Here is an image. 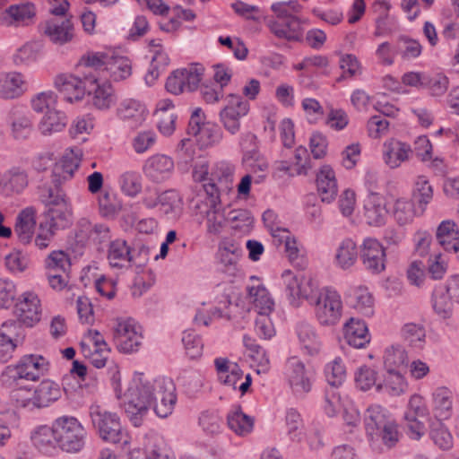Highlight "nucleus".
Returning a JSON list of instances; mask_svg holds the SVG:
<instances>
[{
	"label": "nucleus",
	"instance_id": "nucleus-44",
	"mask_svg": "<svg viewBox=\"0 0 459 459\" xmlns=\"http://www.w3.org/2000/svg\"><path fill=\"white\" fill-rule=\"evenodd\" d=\"M407 384L398 370L387 371L384 384H377V391H385L390 395L397 396L405 392Z\"/></svg>",
	"mask_w": 459,
	"mask_h": 459
},
{
	"label": "nucleus",
	"instance_id": "nucleus-58",
	"mask_svg": "<svg viewBox=\"0 0 459 459\" xmlns=\"http://www.w3.org/2000/svg\"><path fill=\"white\" fill-rule=\"evenodd\" d=\"M367 437L373 449H382L381 444L391 448L398 442L399 432H368Z\"/></svg>",
	"mask_w": 459,
	"mask_h": 459
},
{
	"label": "nucleus",
	"instance_id": "nucleus-5",
	"mask_svg": "<svg viewBox=\"0 0 459 459\" xmlns=\"http://www.w3.org/2000/svg\"><path fill=\"white\" fill-rule=\"evenodd\" d=\"M235 170L236 166L229 160H219L211 167L209 182L204 184L211 207L220 204L221 196L232 190Z\"/></svg>",
	"mask_w": 459,
	"mask_h": 459
},
{
	"label": "nucleus",
	"instance_id": "nucleus-25",
	"mask_svg": "<svg viewBox=\"0 0 459 459\" xmlns=\"http://www.w3.org/2000/svg\"><path fill=\"white\" fill-rule=\"evenodd\" d=\"M28 184V173L21 167H13L0 174V187L7 195L22 193Z\"/></svg>",
	"mask_w": 459,
	"mask_h": 459
},
{
	"label": "nucleus",
	"instance_id": "nucleus-50",
	"mask_svg": "<svg viewBox=\"0 0 459 459\" xmlns=\"http://www.w3.org/2000/svg\"><path fill=\"white\" fill-rule=\"evenodd\" d=\"M182 343L186 356L191 359H198L203 354L204 343L201 337L193 330H186L182 334Z\"/></svg>",
	"mask_w": 459,
	"mask_h": 459
},
{
	"label": "nucleus",
	"instance_id": "nucleus-48",
	"mask_svg": "<svg viewBox=\"0 0 459 459\" xmlns=\"http://www.w3.org/2000/svg\"><path fill=\"white\" fill-rule=\"evenodd\" d=\"M58 447L68 453L79 452L85 444V436L82 432H61L57 434Z\"/></svg>",
	"mask_w": 459,
	"mask_h": 459
},
{
	"label": "nucleus",
	"instance_id": "nucleus-29",
	"mask_svg": "<svg viewBox=\"0 0 459 459\" xmlns=\"http://www.w3.org/2000/svg\"><path fill=\"white\" fill-rule=\"evenodd\" d=\"M117 117L133 126H137L144 121L147 115L145 106L134 99H126L120 101L117 108Z\"/></svg>",
	"mask_w": 459,
	"mask_h": 459
},
{
	"label": "nucleus",
	"instance_id": "nucleus-33",
	"mask_svg": "<svg viewBox=\"0 0 459 459\" xmlns=\"http://www.w3.org/2000/svg\"><path fill=\"white\" fill-rule=\"evenodd\" d=\"M247 290L249 301L253 303L257 315L273 311L274 301L264 285H248Z\"/></svg>",
	"mask_w": 459,
	"mask_h": 459
},
{
	"label": "nucleus",
	"instance_id": "nucleus-15",
	"mask_svg": "<svg viewBox=\"0 0 459 459\" xmlns=\"http://www.w3.org/2000/svg\"><path fill=\"white\" fill-rule=\"evenodd\" d=\"M41 312V302L36 293L26 291L18 298L14 313L22 324L32 327L40 321Z\"/></svg>",
	"mask_w": 459,
	"mask_h": 459
},
{
	"label": "nucleus",
	"instance_id": "nucleus-39",
	"mask_svg": "<svg viewBox=\"0 0 459 459\" xmlns=\"http://www.w3.org/2000/svg\"><path fill=\"white\" fill-rule=\"evenodd\" d=\"M433 188L425 176H418L412 189V201L419 207V212L424 213L427 206L432 201Z\"/></svg>",
	"mask_w": 459,
	"mask_h": 459
},
{
	"label": "nucleus",
	"instance_id": "nucleus-8",
	"mask_svg": "<svg viewBox=\"0 0 459 459\" xmlns=\"http://www.w3.org/2000/svg\"><path fill=\"white\" fill-rule=\"evenodd\" d=\"M149 248L141 246L136 251L131 249L126 240L116 239L109 244L108 260L112 268H129L132 264L141 265L147 262Z\"/></svg>",
	"mask_w": 459,
	"mask_h": 459
},
{
	"label": "nucleus",
	"instance_id": "nucleus-41",
	"mask_svg": "<svg viewBox=\"0 0 459 459\" xmlns=\"http://www.w3.org/2000/svg\"><path fill=\"white\" fill-rule=\"evenodd\" d=\"M105 72L115 82L125 80L132 74L131 61L126 56L110 55Z\"/></svg>",
	"mask_w": 459,
	"mask_h": 459
},
{
	"label": "nucleus",
	"instance_id": "nucleus-21",
	"mask_svg": "<svg viewBox=\"0 0 459 459\" xmlns=\"http://www.w3.org/2000/svg\"><path fill=\"white\" fill-rule=\"evenodd\" d=\"M383 159L390 169H397L411 159L413 151L410 144L391 139L383 144Z\"/></svg>",
	"mask_w": 459,
	"mask_h": 459
},
{
	"label": "nucleus",
	"instance_id": "nucleus-42",
	"mask_svg": "<svg viewBox=\"0 0 459 459\" xmlns=\"http://www.w3.org/2000/svg\"><path fill=\"white\" fill-rule=\"evenodd\" d=\"M57 434L61 432H32L30 439L40 453L52 455L58 447Z\"/></svg>",
	"mask_w": 459,
	"mask_h": 459
},
{
	"label": "nucleus",
	"instance_id": "nucleus-26",
	"mask_svg": "<svg viewBox=\"0 0 459 459\" xmlns=\"http://www.w3.org/2000/svg\"><path fill=\"white\" fill-rule=\"evenodd\" d=\"M344 339L351 347L364 348L370 342L366 323L359 318L351 317L344 325Z\"/></svg>",
	"mask_w": 459,
	"mask_h": 459
},
{
	"label": "nucleus",
	"instance_id": "nucleus-52",
	"mask_svg": "<svg viewBox=\"0 0 459 459\" xmlns=\"http://www.w3.org/2000/svg\"><path fill=\"white\" fill-rule=\"evenodd\" d=\"M203 147L211 146L219 143L221 139V131L220 127L211 122L202 125L199 132L193 134Z\"/></svg>",
	"mask_w": 459,
	"mask_h": 459
},
{
	"label": "nucleus",
	"instance_id": "nucleus-17",
	"mask_svg": "<svg viewBox=\"0 0 459 459\" xmlns=\"http://www.w3.org/2000/svg\"><path fill=\"white\" fill-rule=\"evenodd\" d=\"M174 160L165 154H155L144 163V175L152 182L162 183L168 180L174 171Z\"/></svg>",
	"mask_w": 459,
	"mask_h": 459
},
{
	"label": "nucleus",
	"instance_id": "nucleus-49",
	"mask_svg": "<svg viewBox=\"0 0 459 459\" xmlns=\"http://www.w3.org/2000/svg\"><path fill=\"white\" fill-rule=\"evenodd\" d=\"M408 356L402 346H392L385 350L384 363L386 371L397 370L400 367L407 365Z\"/></svg>",
	"mask_w": 459,
	"mask_h": 459
},
{
	"label": "nucleus",
	"instance_id": "nucleus-13",
	"mask_svg": "<svg viewBox=\"0 0 459 459\" xmlns=\"http://www.w3.org/2000/svg\"><path fill=\"white\" fill-rule=\"evenodd\" d=\"M359 258L364 269L372 274H378L385 269V250L376 238L363 240L359 247Z\"/></svg>",
	"mask_w": 459,
	"mask_h": 459
},
{
	"label": "nucleus",
	"instance_id": "nucleus-23",
	"mask_svg": "<svg viewBox=\"0 0 459 459\" xmlns=\"http://www.w3.org/2000/svg\"><path fill=\"white\" fill-rule=\"evenodd\" d=\"M281 278L285 285L286 297L292 307H299L302 299L309 300L312 295L308 294L307 287L304 286L303 277L286 270L282 273Z\"/></svg>",
	"mask_w": 459,
	"mask_h": 459
},
{
	"label": "nucleus",
	"instance_id": "nucleus-64",
	"mask_svg": "<svg viewBox=\"0 0 459 459\" xmlns=\"http://www.w3.org/2000/svg\"><path fill=\"white\" fill-rule=\"evenodd\" d=\"M30 259L27 255L19 250H14L5 256V264L13 273H23L29 266Z\"/></svg>",
	"mask_w": 459,
	"mask_h": 459
},
{
	"label": "nucleus",
	"instance_id": "nucleus-63",
	"mask_svg": "<svg viewBox=\"0 0 459 459\" xmlns=\"http://www.w3.org/2000/svg\"><path fill=\"white\" fill-rule=\"evenodd\" d=\"M451 299L442 290H435L432 295V307L435 312L443 318L450 316L452 311Z\"/></svg>",
	"mask_w": 459,
	"mask_h": 459
},
{
	"label": "nucleus",
	"instance_id": "nucleus-2",
	"mask_svg": "<svg viewBox=\"0 0 459 459\" xmlns=\"http://www.w3.org/2000/svg\"><path fill=\"white\" fill-rule=\"evenodd\" d=\"M432 402L435 420H430L419 407L416 410H410L404 414L408 430L426 429V423H429L430 430H448L450 427L446 421L452 415V392L444 386L437 387L432 394Z\"/></svg>",
	"mask_w": 459,
	"mask_h": 459
},
{
	"label": "nucleus",
	"instance_id": "nucleus-20",
	"mask_svg": "<svg viewBox=\"0 0 459 459\" xmlns=\"http://www.w3.org/2000/svg\"><path fill=\"white\" fill-rule=\"evenodd\" d=\"M268 27L275 37L288 41H299L303 37L302 22L298 17L270 20Z\"/></svg>",
	"mask_w": 459,
	"mask_h": 459
},
{
	"label": "nucleus",
	"instance_id": "nucleus-43",
	"mask_svg": "<svg viewBox=\"0 0 459 459\" xmlns=\"http://www.w3.org/2000/svg\"><path fill=\"white\" fill-rule=\"evenodd\" d=\"M354 308L365 316L374 314V299L366 287H356L351 294Z\"/></svg>",
	"mask_w": 459,
	"mask_h": 459
},
{
	"label": "nucleus",
	"instance_id": "nucleus-45",
	"mask_svg": "<svg viewBox=\"0 0 459 459\" xmlns=\"http://www.w3.org/2000/svg\"><path fill=\"white\" fill-rule=\"evenodd\" d=\"M95 84L97 87L94 90L92 104L100 110L110 108L116 101L115 91L111 84L107 82L101 84L97 82Z\"/></svg>",
	"mask_w": 459,
	"mask_h": 459
},
{
	"label": "nucleus",
	"instance_id": "nucleus-60",
	"mask_svg": "<svg viewBox=\"0 0 459 459\" xmlns=\"http://www.w3.org/2000/svg\"><path fill=\"white\" fill-rule=\"evenodd\" d=\"M121 190L128 196H135L142 190L141 178L137 173L126 172L119 179Z\"/></svg>",
	"mask_w": 459,
	"mask_h": 459
},
{
	"label": "nucleus",
	"instance_id": "nucleus-11",
	"mask_svg": "<svg viewBox=\"0 0 459 459\" xmlns=\"http://www.w3.org/2000/svg\"><path fill=\"white\" fill-rule=\"evenodd\" d=\"M113 339L121 352H134L142 343L141 327L132 318L118 320L114 327Z\"/></svg>",
	"mask_w": 459,
	"mask_h": 459
},
{
	"label": "nucleus",
	"instance_id": "nucleus-55",
	"mask_svg": "<svg viewBox=\"0 0 459 459\" xmlns=\"http://www.w3.org/2000/svg\"><path fill=\"white\" fill-rule=\"evenodd\" d=\"M40 45L36 42H28L21 47L13 56L16 65H29L38 59Z\"/></svg>",
	"mask_w": 459,
	"mask_h": 459
},
{
	"label": "nucleus",
	"instance_id": "nucleus-30",
	"mask_svg": "<svg viewBox=\"0 0 459 459\" xmlns=\"http://www.w3.org/2000/svg\"><path fill=\"white\" fill-rule=\"evenodd\" d=\"M316 186L323 202L330 203L337 195V182L333 169L324 165L316 175Z\"/></svg>",
	"mask_w": 459,
	"mask_h": 459
},
{
	"label": "nucleus",
	"instance_id": "nucleus-40",
	"mask_svg": "<svg viewBox=\"0 0 459 459\" xmlns=\"http://www.w3.org/2000/svg\"><path fill=\"white\" fill-rule=\"evenodd\" d=\"M297 334L303 349L308 354L314 355L319 351L321 340L310 324L307 322L299 323L297 326Z\"/></svg>",
	"mask_w": 459,
	"mask_h": 459
},
{
	"label": "nucleus",
	"instance_id": "nucleus-61",
	"mask_svg": "<svg viewBox=\"0 0 459 459\" xmlns=\"http://www.w3.org/2000/svg\"><path fill=\"white\" fill-rule=\"evenodd\" d=\"M271 10L276 15V20H285L290 17H296L294 13L300 12L301 5L297 0L278 2L272 4Z\"/></svg>",
	"mask_w": 459,
	"mask_h": 459
},
{
	"label": "nucleus",
	"instance_id": "nucleus-16",
	"mask_svg": "<svg viewBox=\"0 0 459 459\" xmlns=\"http://www.w3.org/2000/svg\"><path fill=\"white\" fill-rule=\"evenodd\" d=\"M364 423L367 430H395L401 427H407L406 421L399 425L393 415L384 407L378 404L370 405L364 413Z\"/></svg>",
	"mask_w": 459,
	"mask_h": 459
},
{
	"label": "nucleus",
	"instance_id": "nucleus-28",
	"mask_svg": "<svg viewBox=\"0 0 459 459\" xmlns=\"http://www.w3.org/2000/svg\"><path fill=\"white\" fill-rule=\"evenodd\" d=\"M391 214L399 226H405L412 223L415 217L422 216L424 213L419 212V207L412 200L400 197L394 200Z\"/></svg>",
	"mask_w": 459,
	"mask_h": 459
},
{
	"label": "nucleus",
	"instance_id": "nucleus-12",
	"mask_svg": "<svg viewBox=\"0 0 459 459\" xmlns=\"http://www.w3.org/2000/svg\"><path fill=\"white\" fill-rule=\"evenodd\" d=\"M203 72L204 68L197 65L176 70L168 77L166 89L175 95L184 91H193L197 89Z\"/></svg>",
	"mask_w": 459,
	"mask_h": 459
},
{
	"label": "nucleus",
	"instance_id": "nucleus-51",
	"mask_svg": "<svg viewBox=\"0 0 459 459\" xmlns=\"http://www.w3.org/2000/svg\"><path fill=\"white\" fill-rule=\"evenodd\" d=\"M396 51L404 60H411L420 56L422 47L418 40L406 36L399 37Z\"/></svg>",
	"mask_w": 459,
	"mask_h": 459
},
{
	"label": "nucleus",
	"instance_id": "nucleus-36",
	"mask_svg": "<svg viewBox=\"0 0 459 459\" xmlns=\"http://www.w3.org/2000/svg\"><path fill=\"white\" fill-rule=\"evenodd\" d=\"M35 225V210L33 208L28 207L19 213L14 231L22 243L27 244L31 240Z\"/></svg>",
	"mask_w": 459,
	"mask_h": 459
},
{
	"label": "nucleus",
	"instance_id": "nucleus-34",
	"mask_svg": "<svg viewBox=\"0 0 459 459\" xmlns=\"http://www.w3.org/2000/svg\"><path fill=\"white\" fill-rule=\"evenodd\" d=\"M359 254L356 243L351 238H345L336 248L334 264L342 270H348L356 264Z\"/></svg>",
	"mask_w": 459,
	"mask_h": 459
},
{
	"label": "nucleus",
	"instance_id": "nucleus-35",
	"mask_svg": "<svg viewBox=\"0 0 459 459\" xmlns=\"http://www.w3.org/2000/svg\"><path fill=\"white\" fill-rule=\"evenodd\" d=\"M91 421L98 430H121L119 416L95 405L91 407Z\"/></svg>",
	"mask_w": 459,
	"mask_h": 459
},
{
	"label": "nucleus",
	"instance_id": "nucleus-14",
	"mask_svg": "<svg viewBox=\"0 0 459 459\" xmlns=\"http://www.w3.org/2000/svg\"><path fill=\"white\" fill-rule=\"evenodd\" d=\"M226 101V106L220 112L221 122L228 132L235 134L240 129L239 119L248 113L249 103L235 94L228 95Z\"/></svg>",
	"mask_w": 459,
	"mask_h": 459
},
{
	"label": "nucleus",
	"instance_id": "nucleus-38",
	"mask_svg": "<svg viewBox=\"0 0 459 459\" xmlns=\"http://www.w3.org/2000/svg\"><path fill=\"white\" fill-rule=\"evenodd\" d=\"M34 406L41 408L57 401L61 397L62 392L59 385L54 381L44 380L34 390Z\"/></svg>",
	"mask_w": 459,
	"mask_h": 459
},
{
	"label": "nucleus",
	"instance_id": "nucleus-4",
	"mask_svg": "<svg viewBox=\"0 0 459 459\" xmlns=\"http://www.w3.org/2000/svg\"><path fill=\"white\" fill-rule=\"evenodd\" d=\"M48 369V362L41 355H25L16 365L4 368L0 376V381L5 387H13L20 380H39Z\"/></svg>",
	"mask_w": 459,
	"mask_h": 459
},
{
	"label": "nucleus",
	"instance_id": "nucleus-9",
	"mask_svg": "<svg viewBox=\"0 0 459 459\" xmlns=\"http://www.w3.org/2000/svg\"><path fill=\"white\" fill-rule=\"evenodd\" d=\"M286 380L295 394L300 395L310 392L315 380V372L298 357L287 359L284 368Z\"/></svg>",
	"mask_w": 459,
	"mask_h": 459
},
{
	"label": "nucleus",
	"instance_id": "nucleus-6",
	"mask_svg": "<svg viewBox=\"0 0 459 459\" xmlns=\"http://www.w3.org/2000/svg\"><path fill=\"white\" fill-rule=\"evenodd\" d=\"M73 223V211L71 204L67 202L55 207H50L44 221H41L39 232L35 238V245L39 249L48 247L54 235L57 230H65Z\"/></svg>",
	"mask_w": 459,
	"mask_h": 459
},
{
	"label": "nucleus",
	"instance_id": "nucleus-3",
	"mask_svg": "<svg viewBox=\"0 0 459 459\" xmlns=\"http://www.w3.org/2000/svg\"><path fill=\"white\" fill-rule=\"evenodd\" d=\"M82 157V151L80 148L74 147L66 151L61 161L53 169L52 182L55 188L43 186L39 189V199L42 203L55 207L67 202L65 195L57 186L74 176L80 166Z\"/></svg>",
	"mask_w": 459,
	"mask_h": 459
},
{
	"label": "nucleus",
	"instance_id": "nucleus-7",
	"mask_svg": "<svg viewBox=\"0 0 459 459\" xmlns=\"http://www.w3.org/2000/svg\"><path fill=\"white\" fill-rule=\"evenodd\" d=\"M308 302L314 307L316 318L321 325H335L341 319L342 302L336 290L324 288L312 295Z\"/></svg>",
	"mask_w": 459,
	"mask_h": 459
},
{
	"label": "nucleus",
	"instance_id": "nucleus-31",
	"mask_svg": "<svg viewBox=\"0 0 459 459\" xmlns=\"http://www.w3.org/2000/svg\"><path fill=\"white\" fill-rule=\"evenodd\" d=\"M67 117L62 111L49 109L46 111L38 124L39 132L44 136H50L65 129Z\"/></svg>",
	"mask_w": 459,
	"mask_h": 459
},
{
	"label": "nucleus",
	"instance_id": "nucleus-47",
	"mask_svg": "<svg viewBox=\"0 0 459 459\" xmlns=\"http://www.w3.org/2000/svg\"><path fill=\"white\" fill-rule=\"evenodd\" d=\"M325 379L330 385L329 388H338L342 385L346 377V370L342 360L340 358L334 359L325 368Z\"/></svg>",
	"mask_w": 459,
	"mask_h": 459
},
{
	"label": "nucleus",
	"instance_id": "nucleus-27",
	"mask_svg": "<svg viewBox=\"0 0 459 459\" xmlns=\"http://www.w3.org/2000/svg\"><path fill=\"white\" fill-rule=\"evenodd\" d=\"M386 215L384 198L377 194L368 195L364 204V217L367 223L376 227L382 226L385 222Z\"/></svg>",
	"mask_w": 459,
	"mask_h": 459
},
{
	"label": "nucleus",
	"instance_id": "nucleus-62",
	"mask_svg": "<svg viewBox=\"0 0 459 459\" xmlns=\"http://www.w3.org/2000/svg\"><path fill=\"white\" fill-rule=\"evenodd\" d=\"M56 102L57 97L53 91H43L32 98L31 107L36 112H43L45 109H56Z\"/></svg>",
	"mask_w": 459,
	"mask_h": 459
},
{
	"label": "nucleus",
	"instance_id": "nucleus-18",
	"mask_svg": "<svg viewBox=\"0 0 459 459\" xmlns=\"http://www.w3.org/2000/svg\"><path fill=\"white\" fill-rule=\"evenodd\" d=\"M28 90L26 76L19 72L0 73V99L14 100Z\"/></svg>",
	"mask_w": 459,
	"mask_h": 459
},
{
	"label": "nucleus",
	"instance_id": "nucleus-24",
	"mask_svg": "<svg viewBox=\"0 0 459 459\" xmlns=\"http://www.w3.org/2000/svg\"><path fill=\"white\" fill-rule=\"evenodd\" d=\"M7 123L16 140H25L32 132V122L22 107L13 106L7 114Z\"/></svg>",
	"mask_w": 459,
	"mask_h": 459
},
{
	"label": "nucleus",
	"instance_id": "nucleus-59",
	"mask_svg": "<svg viewBox=\"0 0 459 459\" xmlns=\"http://www.w3.org/2000/svg\"><path fill=\"white\" fill-rule=\"evenodd\" d=\"M228 219L232 222V228L241 231H248L254 222L251 212L247 210H232L228 214Z\"/></svg>",
	"mask_w": 459,
	"mask_h": 459
},
{
	"label": "nucleus",
	"instance_id": "nucleus-54",
	"mask_svg": "<svg viewBox=\"0 0 459 459\" xmlns=\"http://www.w3.org/2000/svg\"><path fill=\"white\" fill-rule=\"evenodd\" d=\"M242 161L247 169L254 174H259L255 179V183H260L265 178V173L268 170V161L259 153L243 157Z\"/></svg>",
	"mask_w": 459,
	"mask_h": 459
},
{
	"label": "nucleus",
	"instance_id": "nucleus-32",
	"mask_svg": "<svg viewBox=\"0 0 459 459\" xmlns=\"http://www.w3.org/2000/svg\"><path fill=\"white\" fill-rule=\"evenodd\" d=\"M436 238L445 250L454 253L459 251V232L453 221H442L437 229Z\"/></svg>",
	"mask_w": 459,
	"mask_h": 459
},
{
	"label": "nucleus",
	"instance_id": "nucleus-37",
	"mask_svg": "<svg viewBox=\"0 0 459 459\" xmlns=\"http://www.w3.org/2000/svg\"><path fill=\"white\" fill-rule=\"evenodd\" d=\"M160 211L169 220L178 219L183 211V202L179 194L175 190H167L160 194Z\"/></svg>",
	"mask_w": 459,
	"mask_h": 459
},
{
	"label": "nucleus",
	"instance_id": "nucleus-10",
	"mask_svg": "<svg viewBox=\"0 0 459 459\" xmlns=\"http://www.w3.org/2000/svg\"><path fill=\"white\" fill-rule=\"evenodd\" d=\"M97 79L91 73L84 74L83 78L79 76L62 74L56 77L55 87L64 95V99L70 103L82 100L85 91H91L89 85H94Z\"/></svg>",
	"mask_w": 459,
	"mask_h": 459
},
{
	"label": "nucleus",
	"instance_id": "nucleus-22",
	"mask_svg": "<svg viewBox=\"0 0 459 459\" xmlns=\"http://www.w3.org/2000/svg\"><path fill=\"white\" fill-rule=\"evenodd\" d=\"M41 30L49 40L55 44H65L71 41L74 37V25L70 19H51L42 25Z\"/></svg>",
	"mask_w": 459,
	"mask_h": 459
},
{
	"label": "nucleus",
	"instance_id": "nucleus-56",
	"mask_svg": "<svg viewBox=\"0 0 459 459\" xmlns=\"http://www.w3.org/2000/svg\"><path fill=\"white\" fill-rule=\"evenodd\" d=\"M45 263L48 272L51 271L66 273L71 266L68 255L62 250L51 252L47 257Z\"/></svg>",
	"mask_w": 459,
	"mask_h": 459
},
{
	"label": "nucleus",
	"instance_id": "nucleus-57",
	"mask_svg": "<svg viewBox=\"0 0 459 459\" xmlns=\"http://www.w3.org/2000/svg\"><path fill=\"white\" fill-rule=\"evenodd\" d=\"M227 420L231 430H251L255 424V418L247 415L239 409L230 412Z\"/></svg>",
	"mask_w": 459,
	"mask_h": 459
},
{
	"label": "nucleus",
	"instance_id": "nucleus-46",
	"mask_svg": "<svg viewBox=\"0 0 459 459\" xmlns=\"http://www.w3.org/2000/svg\"><path fill=\"white\" fill-rule=\"evenodd\" d=\"M403 340L416 349H422L426 342V330L422 325L408 323L402 328Z\"/></svg>",
	"mask_w": 459,
	"mask_h": 459
},
{
	"label": "nucleus",
	"instance_id": "nucleus-19",
	"mask_svg": "<svg viewBox=\"0 0 459 459\" xmlns=\"http://www.w3.org/2000/svg\"><path fill=\"white\" fill-rule=\"evenodd\" d=\"M36 14L35 5L30 2L13 4L0 13V22L6 26H25Z\"/></svg>",
	"mask_w": 459,
	"mask_h": 459
},
{
	"label": "nucleus",
	"instance_id": "nucleus-53",
	"mask_svg": "<svg viewBox=\"0 0 459 459\" xmlns=\"http://www.w3.org/2000/svg\"><path fill=\"white\" fill-rule=\"evenodd\" d=\"M110 55L111 54L103 52L89 53L81 58L77 69L93 68L95 70L105 72Z\"/></svg>",
	"mask_w": 459,
	"mask_h": 459
},
{
	"label": "nucleus",
	"instance_id": "nucleus-1",
	"mask_svg": "<svg viewBox=\"0 0 459 459\" xmlns=\"http://www.w3.org/2000/svg\"><path fill=\"white\" fill-rule=\"evenodd\" d=\"M175 391L176 387L169 378L161 377L152 383L143 374H134L123 396L125 411L132 425L141 427L153 401L154 411L159 417L169 415L177 401Z\"/></svg>",
	"mask_w": 459,
	"mask_h": 459
}]
</instances>
